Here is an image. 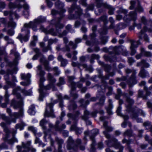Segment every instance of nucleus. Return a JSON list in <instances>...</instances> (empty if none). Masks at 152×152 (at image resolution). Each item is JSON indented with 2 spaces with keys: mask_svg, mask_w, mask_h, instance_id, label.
<instances>
[{
  "mask_svg": "<svg viewBox=\"0 0 152 152\" xmlns=\"http://www.w3.org/2000/svg\"><path fill=\"white\" fill-rule=\"evenodd\" d=\"M2 118L5 121V123L3 122L1 123L0 126L3 127L4 131L5 133V137H3V139L5 142H7L10 145H13L15 142H18V140L15 137V135L17 133V129H19L20 130L23 129L25 124L23 122H21L20 123L18 124L15 126L16 129H13L10 131L7 126L8 125L11 123V121L10 118L6 117L4 115H1Z\"/></svg>",
  "mask_w": 152,
  "mask_h": 152,
  "instance_id": "obj_1",
  "label": "nucleus"
},
{
  "mask_svg": "<svg viewBox=\"0 0 152 152\" xmlns=\"http://www.w3.org/2000/svg\"><path fill=\"white\" fill-rule=\"evenodd\" d=\"M99 131L98 129H93L90 132L88 131H85L84 132L85 136L83 138V140L84 141L83 144H82V141L79 138L77 139L75 142L77 145V148H79L81 151H84L85 149V145L87 142V139L86 137L89 136L91 140L92 141V143L91 145V148L90 150V152H94L95 150V146L96 145L94 137L98 133Z\"/></svg>",
  "mask_w": 152,
  "mask_h": 152,
  "instance_id": "obj_2",
  "label": "nucleus"
},
{
  "mask_svg": "<svg viewBox=\"0 0 152 152\" xmlns=\"http://www.w3.org/2000/svg\"><path fill=\"white\" fill-rule=\"evenodd\" d=\"M63 16L64 15L52 20L51 24L54 25L56 28L55 31L53 28H51L50 31V32L52 35L56 36L58 34L59 37H62L67 34V32L65 30L61 33V29L64 28V25L63 24L60 23V22Z\"/></svg>",
  "mask_w": 152,
  "mask_h": 152,
  "instance_id": "obj_3",
  "label": "nucleus"
},
{
  "mask_svg": "<svg viewBox=\"0 0 152 152\" xmlns=\"http://www.w3.org/2000/svg\"><path fill=\"white\" fill-rule=\"evenodd\" d=\"M48 77L49 84L46 86H43V87L42 88H39V89L40 93L39 99L40 101H42L43 98L48 94L46 92L44 91L45 90H48L51 88H52L53 91H56L57 90V88L54 85V83L56 81V80L50 73L48 74Z\"/></svg>",
  "mask_w": 152,
  "mask_h": 152,
  "instance_id": "obj_4",
  "label": "nucleus"
},
{
  "mask_svg": "<svg viewBox=\"0 0 152 152\" xmlns=\"http://www.w3.org/2000/svg\"><path fill=\"white\" fill-rule=\"evenodd\" d=\"M22 98L20 99V102L16 101L15 99H13L11 101V105L14 108L16 109H19L18 112H15L11 114V110L8 108L7 109V112L11 117H14L15 118L23 117L24 116V110L22 107Z\"/></svg>",
  "mask_w": 152,
  "mask_h": 152,
  "instance_id": "obj_5",
  "label": "nucleus"
},
{
  "mask_svg": "<svg viewBox=\"0 0 152 152\" xmlns=\"http://www.w3.org/2000/svg\"><path fill=\"white\" fill-rule=\"evenodd\" d=\"M53 105L54 104L52 102L46 104L45 111L44 113L45 118L41 120L39 123L40 125L43 130L46 129V127L45 125L48 123V121L46 120L45 118L51 117L52 118H54L56 117L53 109Z\"/></svg>",
  "mask_w": 152,
  "mask_h": 152,
  "instance_id": "obj_6",
  "label": "nucleus"
},
{
  "mask_svg": "<svg viewBox=\"0 0 152 152\" xmlns=\"http://www.w3.org/2000/svg\"><path fill=\"white\" fill-rule=\"evenodd\" d=\"M66 0L68 2H76L77 0ZM74 11H75V14L70 15L69 17L70 19H76L79 18L82 14L83 10L80 8L79 6L77 5L75 3H73L69 9V12L70 14L72 13Z\"/></svg>",
  "mask_w": 152,
  "mask_h": 152,
  "instance_id": "obj_7",
  "label": "nucleus"
},
{
  "mask_svg": "<svg viewBox=\"0 0 152 152\" xmlns=\"http://www.w3.org/2000/svg\"><path fill=\"white\" fill-rule=\"evenodd\" d=\"M67 78L69 83V86L71 88L70 96L73 97V99H76L78 97V96L76 93H74V91L76 90V88L77 87L79 88H82L83 84L80 82H75L73 80L75 77L73 76H68Z\"/></svg>",
  "mask_w": 152,
  "mask_h": 152,
  "instance_id": "obj_8",
  "label": "nucleus"
},
{
  "mask_svg": "<svg viewBox=\"0 0 152 152\" xmlns=\"http://www.w3.org/2000/svg\"><path fill=\"white\" fill-rule=\"evenodd\" d=\"M80 115L79 111H76L74 114L72 113H68L67 116L71 118L73 121L74 124L71 126L70 130L71 131H75L76 134L77 135H80L82 132L83 129L82 128H80L77 127L76 124L78 120V116Z\"/></svg>",
  "mask_w": 152,
  "mask_h": 152,
  "instance_id": "obj_9",
  "label": "nucleus"
},
{
  "mask_svg": "<svg viewBox=\"0 0 152 152\" xmlns=\"http://www.w3.org/2000/svg\"><path fill=\"white\" fill-rule=\"evenodd\" d=\"M34 51L36 53V54L32 58L33 60H36L38 58L42 55V57L40 59V61L41 63L43 64L45 67V69L47 71H49L51 69V68L49 65V62L46 59L44 55H42L40 51V50L39 48H36L33 49Z\"/></svg>",
  "mask_w": 152,
  "mask_h": 152,
  "instance_id": "obj_10",
  "label": "nucleus"
},
{
  "mask_svg": "<svg viewBox=\"0 0 152 152\" xmlns=\"http://www.w3.org/2000/svg\"><path fill=\"white\" fill-rule=\"evenodd\" d=\"M31 141H28L26 142H22L21 146L17 145L18 151L16 152H36V149L31 145Z\"/></svg>",
  "mask_w": 152,
  "mask_h": 152,
  "instance_id": "obj_11",
  "label": "nucleus"
},
{
  "mask_svg": "<svg viewBox=\"0 0 152 152\" xmlns=\"http://www.w3.org/2000/svg\"><path fill=\"white\" fill-rule=\"evenodd\" d=\"M4 39L7 42V45L12 44L13 45L14 48L10 51V54H14L15 58L14 59V63H17L18 60L19 59L20 55L19 53L16 51V45L14 44V41L11 38H10L8 36H5L4 37Z\"/></svg>",
  "mask_w": 152,
  "mask_h": 152,
  "instance_id": "obj_12",
  "label": "nucleus"
},
{
  "mask_svg": "<svg viewBox=\"0 0 152 152\" xmlns=\"http://www.w3.org/2000/svg\"><path fill=\"white\" fill-rule=\"evenodd\" d=\"M21 92L23 93L26 96H29L31 95L32 91L31 89L26 91L24 89H22L20 87H18L15 88L13 90V94L14 95H16L17 98L19 100L18 102L20 101L21 98L22 99V105H23V98L21 96L20 94V92Z\"/></svg>",
  "mask_w": 152,
  "mask_h": 152,
  "instance_id": "obj_13",
  "label": "nucleus"
},
{
  "mask_svg": "<svg viewBox=\"0 0 152 152\" xmlns=\"http://www.w3.org/2000/svg\"><path fill=\"white\" fill-rule=\"evenodd\" d=\"M18 63L16 64L15 65L12 66L14 67V68L12 69H8L7 70V74L4 76V79L6 81L7 84L10 86L11 87H14L15 86V84L9 81L10 77L9 74L12 75L14 74H16L18 69L16 67V65L18 64Z\"/></svg>",
  "mask_w": 152,
  "mask_h": 152,
  "instance_id": "obj_14",
  "label": "nucleus"
},
{
  "mask_svg": "<svg viewBox=\"0 0 152 152\" xmlns=\"http://www.w3.org/2000/svg\"><path fill=\"white\" fill-rule=\"evenodd\" d=\"M97 113V111L90 112L86 109L84 112V115L82 116L81 118L82 120L86 121L87 125H90L91 124V122L88 119L91 117H96Z\"/></svg>",
  "mask_w": 152,
  "mask_h": 152,
  "instance_id": "obj_15",
  "label": "nucleus"
},
{
  "mask_svg": "<svg viewBox=\"0 0 152 152\" xmlns=\"http://www.w3.org/2000/svg\"><path fill=\"white\" fill-rule=\"evenodd\" d=\"M103 0H95V4L97 8H99L102 7L104 8H108L109 9L108 14L110 15H112L114 14V11L115 9L113 7L109 5L106 3L103 2Z\"/></svg>",
  "mask_w": 152,
  "mask_h": 152,
  "instance_id": "obj_16",
  "label": "nucleus"
},
{
  "mask_svg": "<svg viewBox=\"0 0 152 152\" xmlns=\"http://www.w3.org/2000/svg\"><path fill=\"white\" fill-rule=\"evenodd\" d=\"M66 148L68 150L76 152L78 150L77 144L75 143V141L72 137H69L66 142Z\"/></svg>",
  "mask_w": 152,
  "mask_h": 152,
  "instance_id": "obj_17",
  "label": "nucleus"
},
{
  "mask_svg": "<svg viewBox=\"0 0 152 152\" xmlns=\"http://www.w3.org/2000/svg\"><path fill=\"white\" fill-rule=\"evenodd\" d=\"M96 22L100 23L102 21L104 23V26L102 29L99 31V32L102 34H107V29L106 25L107 24L108 21L107 20V16L106 15H103L98 19L96 20Z\"/></svg>",
  "mask_w": 152,
  "mask_h": 152,
  "instance_id": "obj_18",
  "label": "nucleus"
},
{
  "mask_svg": "<svg viewBox=\"0 0 152 152\" xmlns=\"http://www.w3.org/2000/svg\"><path fill=\"white\" fill-rule=\"evenodd\" d=\"M4 15L5 16H7L9 15L10 17V21L8 23L7 25L8 27H11L14 28L16 26V24L13 21L12 19L11 18V16L12 15H14L15 18L17 19L19 17V15L15 13H13L11 11H5L4 12Z\"/></svg>",
  "mask_w": 152,
  "mask_h": 152,
  "instance_id": "obj_19",
  "label": "nucleus"
},
{
  "mask_svg": "<svg viewBox=\"0 0 152 152\" xmlns=\"http://www.w3.org/2000/svg\"><path fill=\"white\" fill-rule=\"evenodd\" d=\"M37 74L40 77L39 83V87L40 88H42L43 86V82L45 80V79L43 76L44 75L45 72L44 71L42 70L41 65H38L37 67Z\"/></svg>",
  "mask_w": 152,
  "mask_h": 152,
  "instance_id": "obj_20",
  "label": "nucleus"
},
{
  "mask_svg": "<svg viewBox=\"0 0 152 152\" xmlns=\"http://www.w3.org/2000/svg\"><path fill=\"white\" fill-rule=\"evenodd\" d=\"M123 47L117 46L114 47L110 46L109 48L105 47L103 48V50L106 53H108L110 54L113 53L115 55V54L119 53Z\"/></svg>",
  "mask_w": 152,
  "mask_h": 152,
  "instance_id": "obj_21",
  "label": "nucleus"
},
{
  "mask_svg": "<svg viewBox=\"0 0 152 152\" xmlns=\"http://www.w3.org/2000/svg\"><path fill=\"white\" fill-rule=\"evenodd\" d=\"M137 14L135 11H131L129 14V15L125 16L124 19L126 21L128 22L132 20L134 22L136 21L137 18Z\"/></svg>",
  "mask_w": 152,
  "mask_h": 152,
  "instance_id": "obj_22",
  "label": "nucleus"
},
{
  "mask_svg": "<svg viewBox=\"0 0 152 152\" xmlns=\"http://www.w3.org/2000/svg\"><path fill=\"white\" fill-rule=\"evenodd\" d=\"M125 71L126 74H129L132 73V75L130 77V79L132 81L133 85L136 84L137 83V81L136 80V75L137 73L136 71L134 69H130L129 68L126 69Z\"/></svg>",
  "mask_w": 152,
  "mask_h": 152,
  "instance_id": "obj_23",
  "label": "nucleus"
},
{
  "mask_svg": "<svg viewBox=\"0 0 152 152\" xmlns=\"http://www.w3.org/2000/svg\"><path fill=\"white\" fill-rule=\"evenodd\" d=\"M147 31V28L146 26H145L143 29L141 30L140 31L137 33V36L139 39V40L142 39V36H143V39L145 41L147 42H149V39L148 35L144 33Z\"/></svg>",
  "mask_w": 152,
  "mask_h": 152,
  "instance_id": "obj_24",
  "label": "nucleus"
},
{
  "mask_svg": "<svg viewBox=\"0 0 152 152\" xmlns=\"http://www.w3.org/2000/svg\"><path fill=\"white\" fill-rule=\"evenodd\" d=\"M46 18L45 17L42 16L39 17L37 19H35L33 22V30L34 31H36L37 30V26L40 23H43L45 21Z\"/></svg>",
  "mask_w": 152,
  "mask_h": 152,
  "instance_id": "obj_25",
  "label": "nucleus"
},
{
  "mask_svg": "<svg viewBox=\"0 0 152 152\" xmlns=\"http://www.w3.org/2000/svg\"><path fill=\"white\" fill-rule=\"evenodd\" d=\"M124 96L126 97V101L127 104L126 105L127 111L128 112H131L132 111V106L134 102V100L132 99L127 96V94H125Z\"/></svg>",
  "mask_w": 152,
  "mask_h": 152,
  "instance_id": "obj_26",
  "label": "nucleus"
},
{
  "mask_svg": "<svg viewBox=\"0 0 152 152\" xmlns=\"http://www.w3.org/2000/svg\"><path fill=\"white\" fill-rule=\"evenodd\" d=\"M60 121L58 120L56 122L55 124L54 125V129L55 131L61 132L66 128V125L64 124H60Z\"/></svg>",
  "mask_w": 152,
  "mask_h": 152,
  "instance_id": "obj_27",
  "label": "nucleus"
},
{
  "mask_svg": "<svg viewBox=\"0 0 152 152\" xmlns=\"http://www.w3.org/2000/svg\"><path fill=\"white\" fill-rule=\"evenodd\" d=\"M23 7V15L26 18H28L30 14V6L27 3L25 2L23 5L22 6V8Z\"/></svg>",
  "mask_w": 152,
  "mask_h": 152,
  "instance_id": "obj_28",
  "label": "nucleus"
},
{
  "mask_svg": "<svg viewBox=\"0 0 152 152\" xmlns=\"http://www.w3.org/2000/svg\"><path fill=\"white\" fill-rule=\"evenodd\" d=\"M33 22L31 21L28 23H25L21 30V31H25L26 34H30L29 28L31 27L33 29Z\"/></svg>",
  "mask_w": 152,
  "mask_h": 152,
  "instance_id": "obj_29",
  "label": "nucleus"
},
{
  "mask_svg": "<svg viewBox=\"0 0 152 152\" xmlns=\"http://www.w3.org/2000/svg\"><path fill=\"white\" fill-rule=\"evenodd\" d=\"M144 90L146 92V95H143V92L142 91L139 90L138 91V96L140 97H142L143 99H146L147 96H149L151 94V92L148 90V88L146 86H145L144 87Z\"/></svg>",
  "mask_w": 152,
  "mask_h": 152,
  "instance_id": "obj_30",
  "label": "nucleus"
},
{
  "mask_svg": "<svg viewBox=\"0 0 152 152\" xmlns=\"http://www.w3.org/2000/svg\"><path fill=\"white\" fill-rule=\"evenodd\" d=\"M29 34H26L24 36H23L21 34H19L17 38L19 39L21 42L23 41L26 42L28 40L29 37Z\"/></svg>",
  "mask_w": 152,
  "mask_h": 152,
  "instance_id": "obj_31",
  "label": "nucleus"
},
{
  "mask_svg": "<svg viewBox=\"0 0 152 152\" xmlns=\"http://www.w3.org/2000/svg\"><path fill=\"white\" fill-rule=\"evenodd\" d=\"M39 45L42 48V52L44 53L47 52L48 50L51 51L52 48L51 46H49L48 45L46 46H45V43L43 42H41L39 43Z\"/></svg>",
  "mask_w": 152,
  "mask_h": 152,
  "instance_id": "obj_32",
  "label": "nucleus"
},
{
  "mask_svg": "<svg viewBox=\"0 0 152 152\" xmlns=\"http://www.w3.org/2000/svg\"><path fill=\"white\" fill-rule=\"evenodd\" d=\"M10 96V95L9 94L8 91H6L4 95L5 102L1 104V107L2 108H5L7 107V104L9 102V98Z\"/></svg>",
  "mask_w": 152,
  "mask_h": 152,
  "instance_id": "obj_33",
  "label": "nucleus"
},
{
  "mask_svg": "<svg viewBox=\"0 0 152 152\" xmlns=\"http://www.w3.org/2000/svg\"><path fill=\"white\" fill-rule=\"evenodd\" d=\"M149 66V64L146 62V61L144 60H142L141 62L137 63V67L142 66V69H143L144 67L148 68Z\"/></svg>",
  "mask_w": 152,
  "mask_h": 152,
  "instance_id": "obj_34",
  "label": "nucleus"
},
{
  "mask_svg": "<svg viewBox=\"0 0 152 152\" xmlns=\"http://www.w3.org/2000/svg\"><path fill=\"white\" fill-rule=\"evenodd\" d=\"M20 76L22 80H25L26 81L30 83L31 75L30 73H22L20 74Z\"/></svg>",
  "mask_w": 152,
  "mask_h": 152,
  "instance_id": "obj_35",
  "label": "nucleus"
},
{
  "mask_svg": "<svg viewBox=\"0 0 152 152\" xmlns=\"http://www.w3.org/2000/svg\"><path fill=\"white\" fill-rule=\"evenodd\" d=\"M91 39L92 41L87 40L86 42V44L88 46L93 45L95 44L93 41L94 39V38L96 36L95 32H93V33L90 35Z\"/></svg>",
  "mask_w": 152,
  "mask_h": 152,
  "instance_id": "obj_36",
  "label": "nucleus"
},
{
  "mask_svg": "<svg viewBox=\"0 0 152 152\" xmlns=\"http://www.w3.org/2000/svg\"><path fill=\"white\" fill-rule=\"evenodd\" d=\"M81 41L82 39L80 38H77L75 40V44L73 42L70 41L69 42V44L70 45L72 46V48L73 49H75L77 46V44L78 43L81 42Z\"/></svg>",
  "mask_w": 152,
  "mask_h": 152,
  "instance_id": "obj_37",
  "label": "nucleus"
},
{
  "mask_svg": "<svg viewBox=\"0 0 152 152\" xmlns=\"http://www.w3.org/2000/svg\"><path fill=\"white\" fill-rule=\"evenodd\" d=\"M139 76L142 78L145 77L147 76H149L148 72L143 69H141L138 74Z\"/></svg>",
  "mask_w": 152,
  "mask_h": 152,
  "instance_id": "obj_38",
  "label": "nucleus"
},
{
  "mask_svg": "<svg viewBox=\"0 0 152 152\" xmlns=\"http://www.w3.org/2000/svg\"><path fill=\"white\" fill-rule=\"evenodd\" d=\"M105 131L103 132V133L105 135L106 137L108 139L110 138V135L108 133V132H110L112 131L113 129L112 127L108 126L105 128Z\"/></svg>",
  "mask_w": 152,
  "mask_h": 152,
  "instance_id": "obj_39",
  "label": "nucleus"
},
{
  "mask_svg": "<svg viewBox=\"0 0 152 152\" xmlns=\"http://www.w3.org/2000/svg\"><path fill=\"white\" fill-rule=\"evenodd\" d=\"M100 96H99L97 95V97H99V103L100 104L102 105L103 104L106 98L103 92L102 93L101 91L100 92Z\"/></svg>",
  "mask_w": 152,
  "mask_h": 152,
  "instance_id": "obj_40",
  "label": "nucleus"
},
{
  "mask_svg": "<svg viewBox=\"0 0 152 152\" xmlns=\"http://www.w3.org/2000/svg\"><path fill=\"white\" fill-rule=\"evenodd\" d=\"M104 58L105 60L109 61L110 62H115L116 61V58L115 55L112 57H110V56L104 55Z\"/></svg>",
  "mask_w": 152,
  "mask_h": 152,
  "instance_id": "obj_41",
  "label": "nucleus"
},
{
  "mask_svg": "<svg viewBox=\"0 0 152 152\" xmlns=\"http://www.w3.org/2000/svg\"><path fill=\"white\" fill-rule=\"evenodd\" d=\"M9 8L10 9L17 8L20 9L22 8V6L19 4L16 3L10 2L9 4Z\"/></svg>",
  "mask_w": 152,
  "mask_h": 152,
  "instance_id": "obj_42",
  "label": "nucleus"
},
{
  "mask_svg": "<svg viewBox=\"0 0 152 152\" xmlns=\"http://www.w3.org/2000/svg\"><path fill=\"white\" fill-rule=\"evenodd\" d=\"M141 53L142 56L146 57H149L152 56V54L151 52L146 51L144 48H141L140 49Z\"/></svg>",
  "mask_w": 152,
  "mask_h": 152,
  "instance_id": "obj_43",
  "label": "nucleus"
},
{
  "mask_svg": "<svg viewBox=\"0 0 152 152\" xmlns=\"http://www.w3.org/2000/svg\"><path fill=\"white\" fill-rule=\"evenodd\" d=\"M109 106L107 108V113L109 115L112 114L111 110L113 108L112 105V101L111 99H109L108 100Z\"/></svg>",
  "mask_w": 152,
  "mask_h": 152,
  "instance_id": "obj_44",
  "label": "nucleus"
},
{
  "mask_svg": "<svg viewBox=\"0 0 152 152\" xmlns=\"http://www.w3.org/2000/svg\"><path fill=\"white\" fill-rule=\"evenodd\" d=\"M77 107V105L74 101H70V104L68 107L69 110H75L76 108Z\"/></svg>",
  "mask_w": 152,
  "mask_h": 152,
  "instance_id": "obj_45",
  "label": "nucleus"
},
{
  "mask_svg": "<svg viewBox=\"0 0 152 152\" xmlns=\"http://www.w3.org/2000/svg\"><path fill=\"white\" fill-rule=\"evenodd\" d=\"M100 57L98 55L95 54H92L91 55L90 58V61L91 63H93L94 62V59H98Z\"/></svg>",
  "mask_w": 152,
  "mask_h": 152,
  "instance_id": "obj_46",
  "label": "nucleus"
},
{
  "mask_svg": "<svg viewBox=\"0 0 152 152\" xmlns=\"http://www.w3.org/2000/svg\"><path fill=\"white\" fill-rule=\"evenodd\" d=\"M137 114L134 113V112H132V114H131V117L132 118L134 119H136L138 123L141 122L142 121V119L140 118H138Z\"/></svg>",
  "mask_w": 152,
  "mask_h": 152,
  "instance_id": "obj_47",
  "label": "nucleus"
},
{
  "mask_svg": "<svg viewBox=\"0 0 152 152\" xmlns=\"http://www.w3.org/2000/svg\"><path fill=\"white\" fill-rule=\"evenodd\" d=\"M35 106L34 105L32 104L30 106L28 110V113L30 115H34L35 113Z\"/></svg>",
  "mask_w": 152,
  "mask_h": 152,
  "instance_id": "obj_48",
  "label": "nucleus"
},
{
  "mask_svg": "<svg viewBox=\"0 0 152 152\" xmlns=\"http://www.w3.org/2000/svg\"><path fill=\"white\" fill-rule=\"evenodd\" d=\"M55 140L58 145V147H59L60 148H62V145L64 142V140L61 138L58 137H56Z\"/></svg>",
  "mask_w": 152,
  "mask_h": 152,
  "instance_id": "obj_49",
  "label": "nucleus"
},
{
  "mask_svg": "<svg viewBox=\"0 0 152 152\" xmlns=\"http://www.w3.org/2000/svg\"><path fill=\"white\" fill-rule=\"evenodd\" d=\"M82 66L83 68H85V70L88 71L90 72H91L93 70V69L91 66H87V65L86 64H83L80 65L79 67Z\"/></svg>",
  "mask_w": 152,
  "mask_h": 152,
  "instance_id": "obj_50",
  "label": "nucleus"
},
{
  "mask_svg": "<svg viewBox=\"0 0 152 152\" xmlns=\"http://www.w3.org/2000/svg\"><path fill=\"white\" fill-rule=\"evenodd\" d=\"M123 47L121 49L120 52L118 54H115V55H119V54L121 52L122 53V54L124 56H126L128 54V52L126 50L125 48L123 46H119V47Z\"/></svg>",
  "mask_w": 152,
  "mask_h": 152,
  "instance_id": "obj_51",
  "label": "nucleus"
},
{
  "mask_svg": "<svg viewBox=\"0 0 152 152\" xmlns=\"http://www.w3.org/2000/svg\"><path fill=\"white\" fill-rule=\"evenodd\" d=\"M79 102L81 104V106L84 107H85L89 103V100H87L86 101H84V99H83L80 100Z\"/></svg>",
  "mask_w": 152,
  "mask_h": 152,
  "instance_id": "obj_52",
  "label": "nucleus"
},
{
  "mask_svg": "<svg viewBox=\"0 0 152 152\" xmlns=\"http://www.w3.org/2000/svg\"><path fill=\"white\" fill-rule=\"evenodd\" d=\"M65 83L64 78L62 77H61L59 78V82L56 85L58 87H60L61 85L64 84Z\"/></svg>",
  "mask_w": 152,
  "mask_h": 152,
  "instance_id": "obj_53",
  "label": "nucleus"
},
{
  "mask_svg": "<svg viewBox=\"0 0 152 152\" xmlns=\"http://www.w3.org/2000/svg\"><path fill=\"white\" fill-rule=\"evenodd\" d=\"M28 129L29 130L32 131L35 134L36 136H37V135H38V136H40L42 135L41 133L36 134V132H37V129L35 128L33 126H31L28 127Z\"/></svg>",
  "mask_w": 152,
  "mask_h": 152,
  "instance_id": "obj_54",
  "label": "nucleus"
},
{
  "mask_svg": "<svg viewBox=\"0 0 152 152\" xmlns=\"http://www.w3.org/2000/svg\"><path fill=\"white\" fill-rule=\"evenodd\" d=\"M99 77L102 79L103 83L104 82V80H106L109 79V74L106 75L105 76H103L100 70H99Z\"/></svg>",
  "mask_w": 152,
  "mask_h": 152,
  "instance_id": "obj_55",
  "label": "nucleus"
},
{
  "mask_svg": "<svg viewBox=\"0 0 152 152\" xmlns=\"http://www.w3.org/2000/svg\"><path fill=\"white\" fill-rule=\"evenodd\" d=\"M132 131L130 129L127 130L123 134V136L124 137L128 136L129 137H131L132 136Z\"/></svg>",
  "mask_w": 152,
  "mask_h": 152,
  "instance_id": "obj_56",
  "label": "nucleus"
},
{
  "mask_svg": "<svg viewBox=\"0 0 152 152\" xmlns=\"http://www.w3.org/2000/svg\"><path fill=\"white\" fill-rule=\"evenodd\" d=\"M130 42L131 43V47L132 46V44L133 43L134 44V47H133V48H137L138 47V46L140 44V40H138L137 41H135L133 40H131L130 41Z\"/></svg>",
  "mask_w": 152,
  "mask_h": 152,
  "instance_id": "obj_57",
  "label": "nucleus"
},
{
  "mask_svg": "<svg viewBox=\"0 0 152 152\" xmlns=\"http://www.w3.org/2000/svg\"><path fill=\"white\" fill-rule=\"evenodd\" d=\"M58 40L56 38L54 39H50L48 40V45L49 46H51V45L53 43H56L58 41Z\"/></svg>",
  "mask_w": 152,
  "mask_h": 152,
  "instance_id": "obj_58",
  "label": "nucleus"
},
{
  "mask_svg": "<svg viewBox=\"0 0 152 152\" xmlns=\"http://www.w3.org/2000/svg\"><path fill=\"white\" fill-rule=\"evenodd\" d=\"M57 96L58 99L60 100L59 105L60 107L62 108L63 107V102L62 101V96L60 94L58 95Z\"/></svg>",
  "mask_w": 152,
  "mask_h": 152,
  "instance_id": "obj_59",
  "label": "nucleus"
},
{
  "mask_svg": "<svg viewBox=\"0 0 152 152\" xmlns=\"http://www.w3.org/2000/svg\"><path fill=\"white\" fill-rule=\"evenodd\" d=\"M40 29L42 31L45 32V33L51 34V33L50 32V31L51 29V28L49 30H48L47 29L45 28L43 26H41Z\"/></svg>",
  "mask_w": 152,
  "mask_h": 152,
  "instance_id": "obj_60",
  "label": "nucleus"
},
{
  "mask_svg": "<svg viewBox=\"0 0 152 152\" xmlns=\"http://www.w3.org/2000/svg\"><path fill=\"white\" fill-rule=\"evenodd\" d=\"M117 12L118 14L123 13L125 15L127 13V11L126 10L122 8H120L119 10L117 11Z\"/></svg>",
  "mask_w": 152,
  "mask_h": 152,
  "instance_id": "obj_61",
  "label": "nucleus"
},
{
  "mask_svg": "<svg viewBox=\"0 0 152 152\" xmlns=\"http://www.w3.org/2000/svg\"><path fill=\"white\" fill-rule=\"evenodd\" d=\"M103 67L104 68L105 71L107 72H109L111 69V66L107 64H105Z\"/></svg>",
  "mask_w": 152,
  "mask_h": 152,
  "instance_id": "obj_62",
  "label": "nucleus"
},
{
  "mask_svg": "<svg viewBox=\"0 0 152 152\" xmlns=\"http://www.w3.org/2000/svg\"><path fill=\"white\" fill-rule=\"evenodd\" d=\"M141 20L142 23L145 25H147L148 23V21L144 16H142L141 18Z\"/></svg>",
  "mask_w": 152,
  "mask_h": 152,
  "instance_id": "obj_63",
  "label": "nucleus"
},
{
  "mask_svg": "<svg viewBox=\"0 0 152 152\" xmlns=\"http://www.w3.org/2000/svg\"><path fill=\"white\" fill-rule=\"evenodd\" d=\"M145 140L148 141V143L152 146V139H150L148 135H146L145 137Z\"/></svg>",
  "mask_w": 152,
  "mask_h": 152,
  "instance_id": "obj_64",
  "label": "nucleus"
}]
</instances>
